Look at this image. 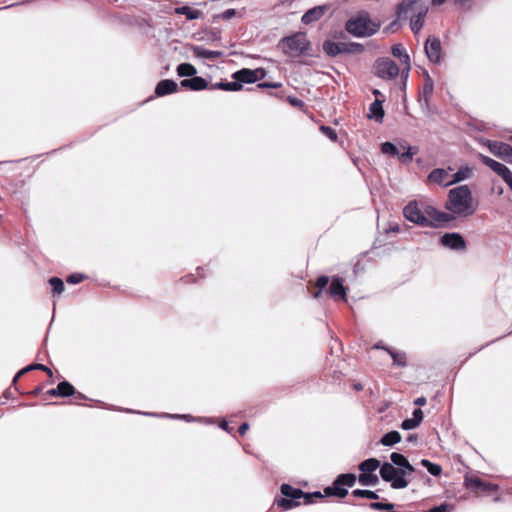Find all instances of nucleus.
Listing matches in <instances>:
<instances>
[{
    "label": "nucleus",
    "instance_id": "nucleus-4",
    "mask_svg": "<svg viewBox=\"0 0 512 512\" xmlns=\"http://www.w3.org/2000/svg\"><path fill=\"white\" fill-rule=\"evenodd\" d=\"M278 47L283 54L293 58L310 55L312 50V44L305 32H296L282 38Z\"/></svg>",
    "mask_w": 512,
    "mask_h": 512
},
{
    "label": "nucleus",
    "instance_id": "nucleus-6",
    "mask_svg": "<svg viewBox=\"0 0 512 512\" xmlns=\"http://www.w3.org/2000/svg\"><path fill=\"white\" fill-rule=\"evenodd\" d=\"M418 147L411 146L407 142H399L393 144L385 142L381 145V152L388 156H396L402 164H409L413 160V156L418 153Z\"/></svg>",
    "mask_w": 512,
    "mask_h": 512
},
{
    "label": "nucleus",
    "instance_id": "nucleus-13",
    "mask_svg": "<svg viewBox=\"0 0 512 512\" xmlns=\"http://www.w3.org/2000/svg\"><path fill=\"white\" fill-rule=\"evenodd\" d=\"M487 147L495 156L507 162H512V146L498 141H488Z\"/></svg>",
    "mask_w": 512,
    "mask_h": 512
},
{
    "label": "nucleus",
    "instance_id": "nucleus-39",
    "mask_svg": "<svg viewBox=\"0 0 512 512\" xmlns=\"http://www.w3.org/2000/svg\"><path fill=\"white\" fill-rule=\"evenodd\" d=\"M352 495L355 497L367 498V499H371V500L379 499V495L376 492L371 491V490L356 489L352 492Z\"/></svg>",
    "mask_w": 512,
    "mask_h": 512
},
{
    "label": "nucleus",
    "instance_id": "nucleus-54",
    "mask_svg": "<svg viewBox=\"0 0 512 512\" xmlns=\"http://www.w3.org/2000/svg\"><path fill=\"white\" fill-rule=\"evenodd\" d=\"M180 281L185 283V284H190V283L196 282V278L194 277L193 274H189V275H186V276L182 277L180 279Z\"/></svg>",
    "mask_w": 512,
    "mask_h": 512
},
{
    "label": "nucleus",
    "instance_id": "nucleus-5",
    "mask_svg": "<svg viewBox=\"0 0 512 512\" xmlns=\"http://www.w3.org/2000/svg\"><path fill=\"white\" fill-rule=\"evenodd\" d=\"M380 26V22L372 20L369 13L361 12L346 21L345 30L356 37H369L377 33Z\"/></svg>",
    "mask_w": 512,
    "mask_h": 512
},
{
    "label": "nucleus",
    "instance_id": "nucleus-2",
    "mask_svg": "<svg viewBox=\"0 0 512 512\" xmlns=\"http://www.w3.org/2000/svg\"><path fill=\"white\" fill-rule=\"evenodd\" d=\"M404 217L420 226H434L435 223H447L453 219L449 213L436 210L432 206H427L423 212L416 201L409 202L403 209Z\"/></svg>",
    "mask_w": 512,
    "mask_h": 512
},
{
    "label": "nucleus",
    "instance_id": "nucleus-26",
    "mask_svg": "<svg viewBox=\"0 0 512 512\" xmlns=\"http://www.w3.org/2000/svg\"><path fill=\"white\" fill-rule=\"evenodd\" d=\"M193 54L197 58L216 60L222 56V52L205 49L201 46L193 47Z\"/></svg>",
    "mask_w": 512,
    "mask_h": 512
},
{
    "label": "nucleus",
    "instance_id": "nucleus-62",
    "mask_svg": "<svg viewBox=\"0 0 512 512\" xmlns=\"http://www.w3.org/2000/svg\"><path fill=\"white\" fill-rule=\"evenodd\" d=\"M221 428L226 430V431H229V425L226 421H223L222 424H221Z\"/></svg>",
    "mask_w": 512,
    "mask_h": 512
},
{
    "label": "nucleus",
    "instance_id": "nucleus-11",
    "mask_svg": "<svg viewBox=\"0 0 512 512\" xmlns=\"http://www.w3.org/2000/svg\"><path fill=\"white\" fill-rule=\"evenodd\" d=\"M374 74L385 80L395 79L399 74L398 65L388 57L378 58L374 65Z\"/></svg>",
    "mask_w": 512,
    "mask_h": 512
},
{
    "label": "nucleus",
    "instance_id": "nucleus-44",
    "mask_svg": "<svg viewBox=\"0 0 512 512\" xmlns=\"http://www.w3.org/2000/svg\"><path fill=\"white\" fill-rule=\"evenodd\" d=\"M320 131L326 137H328L331 141L337 142L338 135H337L336 131L333 128H331L330 126L322 125V126H320Z\"/></svg>",
    "mask_w": 512,
    "mask_h": 512
},
{
    "label": "nucleus",
    "instance_id": "nucleus-53",
    "mask_svg": "<svg viewBox=\"0 0 512 512\" xmlns=\"http://www.w3.org/2000/svg\"><path fill=\"white\" fill-rule=\"evenodd\" d=\"M455 3L462 8H471V0H455Z\"/></svg>",
    "mask_w": 512,
    "mask_h": 512
},
{
    "label": "nucleus",
    "instance_id": "nucleus-36",
    "mask_svg": "<svg viewBox=\"0 0 512 512\" xmlns=\"http://www.w3.org/2000/svg\"><path fill=\"white\" fill-rule=\"evenodd\" d=\"M421 465L425 467L428 470V472L433 476H440L442 473L441 465L432 463L428 459H422Z\"/></svg>",
    "mask_w": 512,
    "mask_h": 512
},
{
    "label": "nucleus",
    "instance_id": "nucleus-64",
    "mask_svg": "<svg viewBox=\"0 0 512 512\" xmlns=\"http://www.w3.org/2000/svg\"><path fill=\"white\" fill-rule=\"evenodd\" d=\"M373 94L375 95L376 99H379V96H382L381 92L377 89L373 91Z\"/></svg>",
    "mask_w": 512,
    "mask_h": 512
},
{
    "label": "nucleus",
    "instance_id": "nucleus-49",
    "mask_svg": "<svg viewBox=\"0 0 512 512\" xmlns=\"http://www.w3.org/2000/svg\"><path fill=\"white\" fill-rule=\"evenodd\" d=\"M258 88L264 89V88H280L282 87V83L275 82V83H269V82H262L257 85Z\"/></svg>",
    "mask_w": 512,
    "mask_h": 512
},
{
    "label": "nucleus",
    "instance_id": "nucleus-33",
    "mask_svg": "<svg viewBox=\"0 0 512 512\" xmlns=\"http://www.w3.org/2000/svg\"><path fill=\"white\" fill-rule=\"evenodd\" d=\"M177 73L180 77H193L196 75V68L190 63H181L177 67Z\"/></svg>",
    "mask_w": 512,
    "mask_h": 512
},
{
    "label": "nucleus",
    "instance_id": "nucleus-58",
    "mask_svg": "<svg viewBox=\"0 0 512 512\" xmlns=\"http://www.w3.org/2000/svg\"><path fill=\"white\" fill-rule=\"evenodd\" d=\"M311 496L313 497V499H323L325 496V493L322 494L320 491H315V492H312L311 493Z\"/></svg>",
    "mask_w": 512,
    "mask_h": 512
},
{
    "label": "nucleus",
    "instance_id": "nucleus-50",
    "mask_svg": "<svg viewBox=\"0 0 512 512\" xmlns=\"http://www.w3.org/2000/svg\"><path fill=\"white\" fill-rule=\"evenodd\" d=\"M412 418L414 419L415 422H417L420 425V423L423 420V412H422V410L421 409L414 410Z\"/></svg>",
    "mask_w": 512,
    "mask_h": 512
},
{
    "label": "nucleus",
    "instance_id": "nucleus-59",
    "mask_svg": "<svg viewBox=\"0 0 512 512\" xmlns=\"http://www.w3.org/2000/svg\"><path fill=\"white\" fill-rule=\"evenodd\" d=\"M415 405L423 406L426 404V398L425 397H419L414 401Z\"/></svg>",
    "mask_w": 512,
    "mask_h": 512
},
{
    "label": "nucleus",
    "instance_id": "nucleus-1",
    "mask_svg": "<svg viewBox=\"0 0 512 512\" xmlns=\"http://www.w3.org/2000/svg\"><path fill=\"white\" fill-rule=\"evenodd\" d=\"M478 203L467 185H461L448 192L445 208L454 215L467 217L475 213Z\"/></svg>",
    "mask_w": 512,
    "mask_h": 512
},
{
    "label": "nucleus",
    "instance_id": "nucleus-57",
    "mask_svg": "<svg viewBox=\"0 0 512 512\" xmlns=\"http://www.w3.org/2000/svg\"><path fill=\"white\" fill-rule=\"evenodd\" d=\"M402 470H405V475L407 473H412L415 471V468L410 464L409 461H407V464H405L403 467H401Z\"/></svg>",
    "mask_w": 512,
    "mask_h": 512
},
{
    "label": "nucleus",
    "instance_id": "nucleus-27",
    "mask_svg": "<svg viewBox=\"0 0 512 512\" xmlns=\"http://www.w3.org/2000/svg\"><path fill=\"white\" fill-rule=\"evenodd\" d=\"M175 13L185 15L188 20H195L202 18L203 12L196 9H191L189 6H181L175 8Z\"/></svg>",
    "mask_w": 512,
    "mask_h": 512
},
{
    "label": "nucleus",
    "instance_id": "nucleus-32",
    "mask_svg": "<svg viewBox=\"0 0 512 512\" xmlns=\"http://www.w3.org/2000/svg\"><path fill=\"white\" fill-rule=\"evenodd\" d=\"M209 89H221V90H225V91H239L242 89V84L233 81V82H227V83H223V82H219V83H216V84H212Z\"/></svg>",
    "mask_w": 512,
    "mask_h": 512
},
{
    "label": "nucleus",
    "instance_id": "nucleus-29",
    "mask_svg": "<svg viewBox=\"0 0 512 512\" xmlns=\"http://www.w3.org/2000/svg\"><path fill=\"white\" fill-rule=\"evenodd\" d=\"M357 477L353 473H343L336 477V484H341L345 487H353L356 483Z\"/></svg>",
    "mask_w": 512,
    "mask_h": 512
},
{
    "label": "nucleus",
    "instance_id": "nucleus-34",
    "mask_svg": "<svg viewBox=\"0 0 512 512\" xmlns=\"http://www.w3.org/2000/svg\"><path fill=\"white\" fill-rule=\"evenodd\" d=\"M358 481L364 486L376 485L379 481L378 476L373 473H361L358 476Z\"/></svg>",
    "mask_w": 512,
    "mask_h": 512
},
{
    "label": "nucleus",
    "instance_id": "nucleus-48",
    "mask_svg": "<svg viewBox=\"0 0 512 512\" xmlns=\"http://www.w3.org/2000/svg\"><path fill=\"white\" fill-rule=\"evenodd\" d=\"M236 15L235 9H227L222 14L219 15V17L223 20H230Z\"/></svg>",
    "mask_w": 512,
    "mask_h": 512
},
{
    "label": "nucleus",
    "instance_id": "nucleus-47",
    "mask_svg": "<svg viewBox=\"0 0 512 512\" xmlns=\"http://www.w3.org/2000/svg\"><path fill=\"white\" fill-rule=\"evenodd\" d=\"M287 100L293 107L302 108L304 106V102L299 98L289 96Z\"/></svg>",
    "mask_w": 512,
    "mask_h": 512
},
{
    "label": "nucleus",
    "instance_id": "nucleus-7",
    "mask_svg": "<svg viewBox=\"0 0 512 512\" xmlns=\"http://www.w3.org/2000/svg\"><path fill=\"white\" fill-rule=\"evenodd\" d=\"M324 53L329 57H336L341 54L359 55L365 51L363 44L356 42H334L325 40L322 45Z\"/></svg>",
    "mask_w": 512,
    "mask_h": 512
},
{
    "label": "nucleus",
    "instance_id": "nucleus-55",
    "mask_svg": "<svg viewBox=\"0 0 512 512\" xmlns=\"http://www.w3.org/2000/svg\"><path fill=\"white\" fill-rule=\"evenodd\" d=\"M249 429V424L247 422H244L242 423L239 428H238V432L241 436H244L246 434V432L248 431Z\"/></svg>",
    "mask_w": 512,
    "mask_h": 512
},
{
    "label": "nucleus",
    "instance_id": "nucleus-37",
    "mask_svg": "<svg viewBox=\"0 0 512 512\" xmlns=\"http://www.w3.org/2000/svg\"><path fill=\"white\" fill-rule=\"evenodd\" d=\"M369 111L376 119H382L384 116L382 101L380 99H375V101L370 104Z\"/></svg>",
    "mask_w": 512,
    "mask_h": 512
},
{
    "label": "nucleus",
    "instance_id": "nucleus-16",
    "mask_svg": "<svg viewBox=\"0 0 512 512\" xmlns=\"http://www.w3.org/2000/svg\"><path fill=\"white\" fill-rule=\"evenodd\" d=\"M328 295L335 300L346 301L347 289L339 276H333L327 289Z\"/></svg>",
    "mask_w": 512,
    "mask_h": 512
},
{
    "label": "nucleus",
    "instance_id": "nucleus-14",
    "mask_svg": "<svg viewBox=\"0 0 512 512\" xmlns=\"http://www.w3.org/2000/svg\"><path fill=\"white\" fill-rule=\"evenodd\" d=\"M425 52L432 63H439L442 56L440 40L436 37H429L425 43Z\"/></svg>",
    "mask_w": 512,
    "mask_h": 512
},
{
    "label": "nucleus",
    "instance_id": "nucleus-40",
    "mask_svg": "<svg viewBox=\"0 0 512 512\" xmlns=\"http://www.w3.org/2000/svg\"><path fill=\"white\" fill-rule=\"evenodd\" d=\"M469 174H470L469 168L460 169L455 174H453L451 176L449 183H451V185H452V184L458 183L460 181H463L466 178H468Z\"/></svg>",
    "mask_w": 512,
    "mask_h": 512
},
{
    "label": "nucleus",
    "instance_id": "nucleus-18",
    "mask_svg": "<svg viewBox=\"0 0 512 512\" xmlns=\"http://www.w3.org/2000/svg\"><path fill=\"white\" fill-rule=\"evenodd\" d=\"M450 179L451 176L449 175L448 171L442 168H436L432 170L427 177V181L429 183L443 185L445 187L451 185V183H449Z\"/></svg>",
    "mask_w": 512,
    "mask_h": 512
},
{
    "label": "nucleus",
    "instance_id": "nucleus-19",
    "mask_svg": "<svg viewBox=\"0 0 512 512\" xmlns=\"http://www.w3.org/2000/svg\"><path fill=\"white\" fill-rule=\"evenodd\" d=\"M72 394H75V387L66 380L58 383L56 388L47 391V395L51 397H70Z\"/></svg>",
    "mask_w": 512,
    "mask_h": 512
},
{
    "label": "nucleus",
    "instance_id": "nucleus-41",
    "mask_svg": "<svg viewBox=\"0 0 512 512\" xmlns=\"http://www.w3.org/2000/svg\"><path fill=\"white\" fill-rule=\"evenodd\" d=\"M49 283L52 287L53 294H61L64 291V283L58 277H52L49 279Z\"/></svg>",
    "mask_w": 512,
    "mask_h": 512
},
{
    "label": "nucleus",
    "instance_id": "nucleus-22",
    "mask_svg": "<svg viewBox=\"0 0 512 512\" xmlns=\"http://www.w3.org/2000/svg\"><path fill=\"white\" fill-rule=\"evenodd\" d=\"M232 78L236 80V82L242 83H255L257 82V77L255 76L254 70L243 68L232 74Z\"/></svg>",
    "mask_w": 512,
    "mask_h": 512
},
{
    "label": "nucleus",
    "instance_id": "nucleus-60",
    "mask_svg": "<svg viewBox=\"0 0 512 512\" xmlns=\"http://www.w3.org/2000/svg\"><path fill=\"white\" fill-rule=\"evenodd\" d=\"M407 440H408L409 442H414V441H416V440H417V435H415V434H410V435L407 437Z\"/></svg>",
    "mask_w": 512,
    "mask_h": 512
},
{
    "label": "nucleus",
    "instance_id": "nucleus-20",
    "mask_svg": "<svg viewBox=\"0 0 512 512\" xmlns=\"http://www.w3.org/2000/svg\"><path fill=\"white\" fill-rule=\"evenodd\" d=\"M178 90V85L175 81L164 79L158 82L155 88V94L159 97L174 93Z\"/></svg>",
    "mask_w": 512,
    "mask_h": 512
},
{
    "label": "nucleus",
    "instance_id": "nucleus-61",
    "mask_svg": "<svg viewBox=\"0 0 512 512\" xmlns=\"http://www.w3.org/2000/svg\"><path fill=\"white\" fill-rule=\"evenodd\" d=\"M353 388H354L355 390H357V391H361V390H363V386H362V384H361V383H356V384H354V385H353Z\"/></svg>",
    "mask_w": 512,
    "mask_h": 512
},
{
    "label": "nucleus",
    "instance_id": "nucleus-42",
    "mask_svg": "<svg viewBox=\"0 0 512 512\" xmlns=\"http://www.w3.org/2000/svg\"><path fill=\"white\" fill-rule=\"evenodd\" d=\"M390 459L392 462L391 464L399 466L400 468L403 467L405 464H407V461H408V459L404 455L397 453V452H393L390 455Z\"/></svg>",
    "mask_w": 512,
    "mask_h": 512
},
{
    "label": "nucleus",
    "instance_id": "nucleus-10",
    "mask_svg": "<svg viewBox=\"0 0 512 512\" xmlns=\"http://www.w3.org/2000/svg\"><path fill=\"white\" fill-rule=\"evenodd\" d=\"M465 486L476 496L496 495L499 490L497 484L486 482L479 477H465Z\"/></svg>",
    "mask_w": 512,
    "mask_h": 512
},
{
    "label": "nucleus",
    "instance_id": "nucleus-8",
    "mask_svg": "<svg viewBox=\"0 0 512 512\" xmlns=\"http://www.w3.org/2000/svg\"><path fill=\"white\" fill-rule=\"evenodd\" d=\"M280 491L285 498H277L274 501V505L282 510H290L301 505L299 501L301 496L304 495V491L299 488H295L290 484H282Z\"/></svg>",
    "mask_w": 512,
    "mask_h": 512
},
{
    "label": "nucleus",
    "instance_id": "nucleus-9",
    "mask_svg": "<svg viewBox=\"0 0 512 512\" xmlns=\"http://www.w3.org/2000/svg\"><path fill=\"white\" fill-rule=\"evenodd\" d=\"M381 478L391 483V487L394 489L406 488L409 481L405 479V470L396 468L393 464L385 462L380 467Z\"/></svg>",
    "mask_w": 512,
    "mask_h": 512
},
{
    "label": "nucleus",
    "instance_id": "nucleus-43",
    "mask_svg": "<svg viewBox=\"0 0 512 512\" xmlns=\"http://www.w3.org/2000/svg\"><path fill=\"white\" fill-rule=\"evenodd\" d=\"M369 507L373 510H379V511H386L388 512L389 510H392L394 508V504L393 503H382V502H371L369 504Z\"/></svg>",
    "mask_w": 512,
    "mask_h": 512
},
{
    "label": "nucleus",
    "instance_id": "nucleus-45",
    "mask_svg": "<svg viewBox=\"0 0 512 512\" xmlns=\"http://www.w3.org/2000/svg\"><path fill=\"white\" fill-rule=\"evenodd\" d=\"M85 279H87L86 275L82 273H73L66 278V281L69 284H78L84 281Z\"/></svg>",
    "mask_w": 512,
    "mask_h": 512
},
{
    "label": "nucleus",
    "instance_id": "nucleus-35",
    "mask_svg": "<svg viewBox=\"0 0 512 512\" xmlns=\"http://www.w3.org/2000/svg\"><path fill=\"white\" fill-rule=\"evenodd\" d=\"M433 89H434L433 81H432L431 77L428 74H426L425 81H424L423 88H422V96L424 97L426 103H428L430 97L432 96Z\"/></svg>",
    "mask_w": 512,
    "mask_h": 512
},
{
    "label": "nucleus",
    "instance_id": "nucleus-31",
    "mask_svg": "<svg viewBox=\"0 0 512 512\" xmlns=\"http://www.w3.org/2000/svg\"><path fill=\"white\" fill-rule=\"evenodd\" d=\"M379 466V460H377L376 458H369L360 463L359 470L362 471V473H372Z\"/></svg>",
    "mask_w": 512,
    "mask_h": 512
},
{
    "label": "nucleus",
    "instance_id": "nucleus-23",
    "mask_svg": "<svg viewBox=\"0 0 512 512\" xmlns=\"http://www.w3.org/2000/svg\"><path fill=\"white\" fill-rule=\"evenodd\" d=\"M325 12V8L322 6H316L312 9H309L301 18L302 23L308 25L312 22L318 21Z\"/></svg>",
    "mask_w": 512,
    "mask_h": 512
},
{
    "label": "nucleus",
    "instance_id": "nucleus-52",
    "mask_svg": "<svg viewBox=\"0 0 512 512\" xmlns=\"http://www.w3.org/2000/svg\"><path fill=\"white\" fill-rule=\"evenodd\" d=\"M257 81L262 80L266 76V70L264 68H257L254 70Z\"/></svg>",
    "mask_w": 512,
    "mask_h": 512
},
{
    "label": "nucleus",
    "instance_id": "nucleus-15",
    "mask_svg": "<svg viewBox=\"0 0 512 512\" xmlns=\"http://www.w3.org/2000/svg\"><path fill=\"white\" fill-rule=\"evenodd\" d=\"M441 245L448 247L452 250H465L466 242L461 234L453 232V233H445L440 239Z\"/></svg>",
    "mask_w": 512,
    "mask_h": 512
},
{
    "label": "nucleus",
    "instance_id": "nucleus-3",
    "mask_svg": "<svg viewBox=\"0 0 512 512\" xmlns=\"http://www.w3.org/2000/svg\"><path fill=\"white\" fill-rule=\"evenodd\" d=\"M428 8L421 0H404L397 5V20H405L412 13L410 18V27L414 34L419 33L424 25V18Z\"/></svg>",
    "mask_w": 512,
    "mask_h": 512
},
{
    "label": "nucleus",
    "instance_id": "nucleus-25",
    "mask_svg": "<svg viewBox=\"0 0 512 512\" xmlns=\"http://www.w3.org/2000/svg\"><path fill=\"white\" fill-rule=\"evenodd\" d=\"M31 370H42V371H44L48 375V377H50V378L53 377L52 370L49 367H47L46 365H44V364H31V365L21 369L15 375V377L13 378V384H16L21 376H23L24 374H26L28 371H31Z\"/></svg>",
    "mask_w": 512,
    "mask_h": 512
},
{
    "label": "nucleus",
    "instance_id": "nucleus-17",
    "mask_svg": "<svg viewBox=\"0 0 512 512\" xmlns=\"http://www.w3.org/2000/svg\"><path fill=\"white\" fill-rule=\"evenodd\" d=\"M329 283V277L326 275L319 276L315 281L308 282V289L313 298L319 299L322 296L323 290Z\"/></svg>",
    "mask_w": 512,
    "mask_h": 512
},
{
    "label": "nucleus",
    "instance_id": "nucleus-51",
    "mask_svg": "<svg viewBox=\"0 0 512 512\" xmlns=\"http://www.w3.org/2000/svg\"><path fill=\"white\" fill-rule=\"evenodd\" d=\"M301 499H303V502L301 504H304V505H310V504L314 503V499L311 496V493H308V492H304V495L301 496Z\"/></svg>",
    "mask_w": 512,
    "mask_h": 512
},
{
    "label": "nucleus",
    "instance_id": "nucleus-56",
    "mask_svg": "<svg viewBox=\"0 0 512 512\" xmlns=\"http://www.w3.org/2000/svg\"><path fill=\"white\" fill-rule=\"evenodd\" d=\"M72 396H74L76 403H78L79 401L87 400L86 395H84L83 393L76 391V390H75V394H72Z\"/></svg>",
    "mask_w": 512,
    "mask_h": 512
},
{
    "label": "nucleus",
    "instance_id": "nucleus-24",
    "mask_svg": "<svg viewBox=\"0 0 512 512\" xmlns=\"http://www.w3.org/2000/svg\"><path fill=\"white\" fill-rule=\"evenodd\" d=\"M324 493L326 497L345 498L348 495V490L341 484H336L335 479L331 486L324 488Z\"/></svg>",
    "mask_w": 512,
    "mask_h": 512
},
{
    "label": "nucleus",
    "instance_id": "nucleus-12",
    "mask_svg": "<svg viewBox=\"0 0 512 512\" xmlns=\"http://www.w3.org/2000/svg\"><path fill=\"white\" fill-rule=\"evenodd\" d=\"M478 157L484 165L488 166L495 173H497L512 191V172L510 169L504 164L497 162L486 155L479 154Z\"/></svg>",
    "mask_w": 512,
    "mask_h": 512
},
{
    "label": "nucleus",
    "instance_id": "nucleus-28",
    "mask_svg": "<svg viewBox=\"0 0 512 512\" xmlns=\"http://www.w3.org/2000/svg\"><path fill=\"white\" fill-rule=\"evenodd\" d=\"M391 52L394 57L399 58L402 63H405L407 65V71H409L410 70V58H409V55L404 52L402 45L401 44L393 45ZM407 75H408V72H406V76Z\"/></svg>",
    "mask_w": 512,
    "mask_h": 512
},
{
    "label": "nucleus",
    "instance_id": "nucleus-30",
    "mask_svg": "<svg viewBox=\"0 0 512 512\" xmlns=\"http://www.w3.org/2000/svg\"><path fill=\"white\" fill-rule=\"evenodd\" d=\"M401 441V435L398 431H390L383 435L380 443L384 446H392Z\"/></svg>",
    "mask_w": 512,
    "mask_h": 512
},
{
    "label": "nucleus",
    "instance_id": "nucleus-21",
    "mask_svg": "<svg viewBox=\"0 0 512 512\" xmlns=\"http://www.w3.org/2000/svg\"><path fill=\"white\" fill-rule=\"evenodd\" d=\"M181 86L193 91H200L208 88V82L199 76H193L181 81Z\"/></svg>",
    "mask_w": 512,
    "mask_h": 512
},
{
    "label": "nucleus",
    "instance_id": "nucleus-38",
    "mask_svg": "<svg viewBox=\"0 0 512 512\" xmlns=\"http://www.w3.org/2000/svg\"><path fill=\"white\" fill-rule=\"evenodd\" d=\"M386 350L391 355L394 365H398L401 367H405L407 365L405 353L395 352L391 349H386Z\"/></svg>",
    "mask_w": 512,
    "mask_h": 512
},
{
    "label": "nucleus",
    "instance_id": "nucleus-63",
    "mask_svg": "<svg viewBox=\"0 0 512 512\" xmlns=\"http://www.w3.org/2000/svg\"><path fill=\"white\" fill-rule=\"evenodd\" d=\"M42 388L41 387H36L32 392L31 394L33 395H38L40 392H41Z\"/></svg>",
    "mask_w": 512,
    "mask_h": 512
},
{
    "label": "nucleus",
    "instance_id": "nucleus-46",
    "mask_svg": "<svg viewBox=\"0 0 512 512\" xmlns=\"http://www.w3.org/2000/svg\"><path fill=\"white\" fill-rule=\"evenodd\" d=\"M417 426H419V424L415 422L413 418L405 419L401 424V428L404 430L414 429Z\"/></svg>",
    "mask_w": 512,
    "mask_h": 512
}]
</instances>
